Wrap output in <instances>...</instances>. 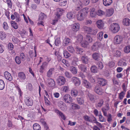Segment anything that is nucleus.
Masks as SVG:
<instances>
[{"label": "nucleus", "instance_id": "nucleus-1", "mask_svg": "<svg viewBox=\"0 0 130 130\" xmlns=\"http://www.w3.org/2000/svg\"><path fill=\"white\" fill-rule=\"evenodd\" d=\"M120 27L119 25L117 23L111 24L110 26V29L113 33H116L119 30Z\"/></svg>", "mask_w": 130, "mask_h": 130}, {"label": "nucleus", "instance_id": "nucleus-2", "mask_svg": "<svg viewBox=\"0 0 130 130\" xmlns=\"http://www.w3.org/2000/svg\"><path fill=\"white\" fill-rule=\"evenodd\" d=\"M122 40V37L118 35L115 36L114 39V42L116 44H118L121 43Z\"/></svg>", "mask_w": 130, "mask_h": 130}, {"label": "nucleus", "instance_id": "nucleus-3", "mask_svg": "<svg viewBox=\"0 0 130 130\" xmlns=\"http://www.w3.org/2000/svg\"><path fill=\"white\" fill-rule=\"evenodd\" d=\"M57 81L58 85L60 86L64 84L66 82L65 77L61 76H60L58 77Z\"/></svg>", "mask_w": 130, "mask_h": 130}, {"label": "nucleus", "instance_id": "nucleus-4", "mask_svg": "<svg viewBox=\"0 0 130 130\" xmlns=\"http://www.w3.org/2000/svg\"><path fill=\"white\" fill-rule=\"evenodd\" d=\"M58 106L61 110L66 111L67 109V108L66 104L62 101H60L58 103Z\"/></svg>", "mask_w": 130, "mask_h": 130}, {"label": "nucleus", "instance_id": "nucleus-5", "mask_svg": "<svg viewBox=\"0 0 130 130\" xmlns=\"http://www.w3.org/2000/svg\"><path fill=\"white\" fill-rule=\"evenodd\" d=\"M98 83L101 86H103L106 85L107 83V81L105 79L102 78H98Z\"/></svg>", "mask_w": 130, "mask_h": 130}, {"label": "nucleus", "instance_id": "nucleus-6", "mask_svg": "<svg viewBox=\"0 0 130 130\" xmlns=\"http://www.w3.org/2000/svg\"><path fill=\"white\" fill-rule=\"evenodd\" d=\"M63 99L65 102L68 103H70L72 101L71 97L68 94L64 95L63 96Z\"/></svg>", "mask_w": 130, "mask_h": 130}, {"label": "nucleus", "instance_id": "nucleus-7", "mask_svg": "<svg viewBox=\"0 0 130 130\" xmlns=\"http://www.w3.org/2000/svg\"><path fill=\"white\" fill-rule=\"evenodd\" d=\"M87 95L90 100L92 101L95 102L98 98V96L93 95L89 92H88Z\"/></svg>", "mask_w": 130, "mask_h": 130}, {"label": "nucleus", "instance_id": "nucleus-8", "mask_svg": "<svg viewBox=\"0 0 130 130\" xmlns=\"http://www.w3.org/2000/svg\"><path fill=\"white\" fill-rule=\"evenodd\" d=\"M72 81L76 86H78L80 84V81L79 79L76 77H73L71 79Z\"/></svg>", "mask_w": 130, "mask_h": 130}, {"label": "nucleus", "instance_id": "nucleus-9", "mask_svg": "<svg viewBox=\"0 0 130 130\" xmlns=\"http://www.w3.org/2000/svg\"><path fill=\"white\" fill-rule=\"evenodd\" d=\"M25 101L26 105L28 106H31L33 104L32 100L29 97L26 98Z\"/></svg>", "mask_w": 130, "mask_h": 130}, {"label": "nucleus", "instance_id": "nucleus-10", "mask_svg": "<svg viewBox=\"0 0 130 130\" xmlns=\"http://www.w3.org/2000/svg\"><path fill=\"white\" fill-rule=\"evenodd\" d=\"M4 75L6 79L9 81L12 80L13 78L11 74L7 71H6L4 73Z\"/></svg>", "mask_w": 130, "mask_h": 130}, {"label": "nucleus", "instance_id": "nucleus-11", "mask_svg": "<svg viewBox=\"0 0 130 130\" xmlns=\"http://www.w3.org/2000/svg\"><path fill=\"white\" fill-rule=\"evenodd\" d=\"M109 109V104L108 103L106 104L105 106L103 107L102 108V110L105 116H107V111H108Z\"/></svg>", "mask_w": 130, "mask_h": 130}, {"label": "nucleus", "instance_id": "nucleus-12", "mask_svg": "<svg viewBox=\"0 0 130 130\" xmlns=\"http://www.w3.org/2000/svg\"><path fill=\"white\" fill-rule=\"evenodd\" d=\"M94 90L96 93L100 95L102 94L103 93V90L98 86L94 88Z\"/></svg>", "mask_w": 130, "mask_h": 130}, {"label": "nucleus", "instance_id": "nucleus-13", "mask_svg": "<svg viewBox=\"0 0 130 130\" xmlns=\"http://www.w3.org/2000/svg\"><path fill=\"white\" fill-rule=\"evenodd\" d=\"M100 45V43L99 42H96L92 46V50L94 51L97 50L99 49Z\"/></svg>", "mask_w": 130, "mask_h": 130}, {"label": "nucleus", "instance_id": "nucleus-14", "mask_svg": "<svg viewBox=\"0 0 130 130\" xmlns=\"http://www.w3.org/2000/svg\"><path fill=\"white\" fill-rule=\"evenodd\" d=\"M47 65L48 63L46 62L43 63L40 69L39 72L41 73H43L44 70L46 68Z\"/></svg>", "mask_w": 130, "mask_h": 130}, {"label": "nucleus", "instance_id": "nucleus-15", "mask_svg": "<svg viewBox=\"0 0 130 130\" xmlns=\"http://www.w3.org/2000/svg\"><path fill=\"white\" fill-rule=\"evenodd\" d=\"M122 23L124 26H129L130 25V20L127 18H124L123 20Z\"/></svg>", "mask_w": 130, "mask_h": 130}, {"label": "nucleus", "instance_id": "nucleus-16", "mask_svg": "<svg viewBox=\"0 0 130 130\" xmlns=\"http://www.w3.org/2000/svg\"><path fill=\"white\" fill-rule=\"evenodd\" d=\"M56 11V16L59 19L60 18V16L62 15L63 12V10L61 9L58 8L57 9Z\"/></svg>", "mask_w": 130, "mask_h": 130}, {"label": "nucleus", "instance_id": "nucleus-17", "mask_svg": "<svg viewBox=\"0 0 130 130\" xmlns=\"http://www.w3.org/2000/svg\"><path fill=\"white\" fill-rule=\"evenodd\" d=\"M88 8H85L82 9V17H85L87 14L88 12Z\"/></svg>", "mask_w": 130, "mask_h": 130}, {"label": "nucleus", "instance_id": "nucleus-18", "mask_svg": "<svg viewBox=\"0 0 130 130\" xmlns=\"http://www.w3.org/2000/svg\"><path fill=\"white\" fill-rule=\"evenodd\" d=\"M79 28V25L78 23H75L74 24L72 27V30L75 31H76L78 30Z\"/></svg>", "mask_w": 130, "mask_h": 130}, {"label": "nucleus", "instance_id": "nucleus-19", "mask_svg": "<svg viewBox=\"0 0 130 130\" xmlns=\"http://www.w3.org/2000/svg\"><path fill=\"white\" fill-rule=\"evenodd\" d=\"M114 10L112 9L107 10L106 12V16L110 17L113 14Z\"/></svg>", "mask_w": 130, "mask_h": 130}, {"label": "nucleus", "instance_id": "nucleus-20", "mask_svg": "<svg viewBox=\"0 0 130 130\" xmlns=\"http://www.w3.org/2000/svg\"><path fill=\"white\" fill-rule=\"evenodd\" d=\"M18 77L21 80H23L26 78V76L25 74L23 72H21L18 74Z\"/></svg>", "mask_w": 130, "mask_h": 130}, {"label": "nucleus", "instance_id": "nucleus-21", "mask_svg": "<svg viewBox=\"0 0 130 130\" xmlns=\"http://www.w3.org/2000/svg\"><path fill=\"white\" fill-rule=\"evenodd\" d=\"M47 82L49 86L50 87H52L55 85V82L54 80L52 79H48Z\"/></svg>", "mask_w": 130, "mask_h": 130}, {"label": "nucleus", "instance_id": "nucleus-22", "mask_svg": "<svg viewBox=\"0 0 130 130\" xmlns=\"http://www.w3.org/2000/svg\"><path fill=\"white\" fill-rule=\"evenodd\" d=\"M83 84L87 88H90L91 87L90 83L86 80H83Z\"/></svg>", "mask_w": 130, "mask_h": 130}, {"label": "nucleus", "instance_id": "nucleus-23", "mask_svg": "<svg viewBox=\"0 0 130 130\" xmlns=\"http://www.w3.org/2000/svg\"><path fill=\"white\" fill-rule=\"evenodd\" d=\"M96 24L97 27L100 29L102 28L104 26V24L101 20H99L97 21Z\"/></svg>", "mask_w": 130, "mask_h": 130}, {"label": "nucleus", "instance_id": "nucleus-24", "mask_svg": "<svg viewBox=\"0 0 130 130\" xmlns=\"http://www.w3.org/2000/svg\"><path fill=\"white\" fill-rule=\"evenodd\" d=\"M103 4L105 6H109L112 3V0H103Z\"/></svg>", "mask_w": 130, "mask_h": 130}, {"label": "nucleus", "instance_id": "nucleus-25", "mask_svg": "<svg viewBox=\"0 0 130 130\" xmlns=\"http://www.w3.org/2000/svg\"><path fill=\"white\" fill-rule=\"evenodd\" d=\"M118 66H119L122 67L126 65V61L124 60H121L118 63Z\"/></svg>", "mask_w": 130, "mask_h": 130}, {"label": "nucleus", "instance_id": "nucleus-26", "mask_svg": "<svg viewBox=\"0 0 130 130\" xmlns=\"http://www.w3.org/2000/svg\"><path fill=\"white\" fill-rule=\"evenodd\" d=\"M56 112L59 114V115L60 116L62 119L65 120L66 119V118L65 115L62 113V112L60 111L59 110H56Z\"/></svg>", "mask_w": 130, "mask_h": 130}, {"label": "nucleus", "instance_id": "nucleus-27", "mask_svg": "<svg viewBox=\"0 0 130 130\" xmlns=\"http://www.w3.org/2000/svg\"><path fill=\"white\" fill-rule=\"evenodd\" d=\"M54 70V68H50L47 72V76L48 77H50L53 74V72Z\"/></svg>", "mask_w": 130, "mask_h": 130}, {"label": "nucleus", "instance_id": "nucleus-28", "mask_svg": "<svg viewBox=\"0 0 130 130\" xmlns=\"http://www.w3.org/2000/svg\"><path fill=\"white\" fill-rule=\"evenodd\" d=\"M70 39L68 38H65L64 40L63 44L64 46H65L68 45L70 42Z\"/></svg>", "mask_w": 130, "mask_h": 130}, {"label": "nucleus", "instance_id": "nucleus-29", "mask_svg": "<svg viewBox=\"0 0 130 130\" xmlns=\"http://www.w3.org/2000/svg\"><path fill=\"white\" fill-rule=\"evenodd\" d=\"M71 93L72 96L76 97L78 95V92L77 90L73 89L71 90Z\"/></svg>", "mask_w": 130, "mask_h": 130}, {"label": "nucleus", "instance_id": "nucleus-30", "mask_svg": "<svg viewBox=\"0 0 130 130\" xmlns=\"http://www.w3.org/2000/svg\"><path fill=\"white\" fill-rule=\"evenodd\" d=\"M33 128L34 130H40L41 127L38 124L35 123L33 125Z\"/></svg>", "mask_w": 130, "mask_h": 130}, {"label": "nucleus", "instance_id": "nucleus-31", "mask_svg": "<svg viewBox=\"0 0 130 130\" xmlns=\"http://www.w3.org/2000/svg\"><path fill=\"white\" fill-rule=\"evenodd\" d=\"M82 66L83 67H82V71H83L84 73V74H83V75H82V78H83L84 77H85V76L84 75H83L84 74L85 75H87V68L84 65H83Z\"/></svg>", "mask_w": 130, "mask_h": 130}, {"label": "nucleus", "instance_id": "nucleus-32", "mask_svg": "<svg viewBox=\"0 0 130 130\" xmlns=\"http://www.w3.org/2000/svg\"><path fill=\"white\" fill-rule=\"evenodd\" d=\"M104 102V101L102 99H100L99 102L96 105V107H101L103 105Z\"/></svg>", "mask_w": 130, "mask_h": 130}, {"label": "nucleus", "instance_id": "nucleus-33", "mask_svg": "<svg viewBox=\"0 0 130 130\" xmlns=\"http://www.w3.org/2000/svg\"><path fill=\"white\" fill-rule=\"evenodd\" d=\"M59 2V5L61 6H64L67 4L66 0H59L58 1Z\"/></svg>", "mask_w": 130, "mask_h": 130}, {"label": "nucleus", "instance_id": "nucleus-34", "mask_svg": "<svg viewBox=\"0 0 130 130\" xmlns=\"http://www.w3.org/2000/svg\"><path fill=\"white\" fill-rule=\"evenodd\" d=\"M93 117L92 118H91L89 117H88L87 116H84V119L85 120L87 121H88V122H92V123H93Z\"/></svg>", "mask_w": 130, "mask_h": 130}, {"label": "nucleus", "instance_id": "nucleus-35", "mask_svg": "<svg viewBox=\"0 0 130 130\" xmlns=\"http://www.w3.org/2000/svg\"><path fill=\"white\" fill-rule=\"evenodd\" d=\"M93 123H95L100 128H102L103 127V126L100 123L97 122L96 121V119L93 117Z\"/></svg>", "mask_w": 130, "mask_h": 130}, {"label": "nucleus", "instance_id": "nucleus-36", "mask_svg": "<svg viewBox=\"0 0 130 130\" xmlns=\"http://www.w3.org/2000/svg\"><path fill=\"white\" fill-rule=\"evenodd\" d=\"M83 29L87 33L90 34L91 28L87 27L84 26L83 27Z\"/></svg>", "mask_w": 130, "mask_h": 130}, {"label": "nucleus", "instance_id": "nucleus-37", "mask_svg": "<svg viewBox=\"0 0 130 130\" xmlns=\"http://www.w3.org/2000/svg\"><path fill=\"white\" fill-rule=\"evenodd\" d=\"M46 18V15L44 14L41 13L39 15V17L38 19L39 21L43 20Z\"/></svg>", "mask_w": 130, "mask_h": 130}, {"label": "nucleus", "instance_id": "nucleus-38", "mask_svg": "<svg viewBox=\"0 0 130 130\" xmlns=\"http://www.w3.org/2000/svg\"><path fill=\"white\" fill-rule=\"evenodd\" d=\"M113 55L114 57H118L120 56L121 52L118 51L117 50L114 52Z\"/></svg>", "mask_w": 130, "mask_h": 130}, {"label": "nucleus", "instance_id": "nucleus-39", "mask_svg": "<svg viewBox=\"0 0 130 130\" xmlns=\"http://www.w3.org/2000/svg\"><path fill=\"white\" fill-rule=\"evenodd\" d=\"M15 60L16 63L18 64H19L21 62V60L19 56H17L15 58Z\"/></svg>", "mask_w": 130, "mask_h": 130}, {"label": "nucleus", "instance_id": "nucleus-40", "mask_svg": "<svg viewBox=\"0 0 130 130\" xmlns=\"http://www.w3.org/2000/svg\"><path fill=\"white\" fill-rule=\"evenodd\" d=\"M95 10V9L94 8H92L90 12V15L92 17H95L96 16Z\"/></svg>", "mask_w": 130, "mask_h": 130}, {"label": "nucleus", "instance_id": "nucleus-41", "mask_svg": "<svg viewBox=\"0 0 130 130\" xmlns=\"http://www.w3.org/2000/svg\"><path fill=\"white\" fill-rule=\"evenodd\" d=\"M98 31V30L97 29L91 28L90 34L95 35L97 33Z\"/></svg>", "mask_w": 130, "mask_h": 130}, {"label": "nucleus", "instance_id": "nucleus-42", "mask_svg": "<svg viewBox=\"0 0 130 130\" xmlns=\"http://www.w3.org/2000/svg\"><path fill=\"white\" fill-rule=\"evenodd\" d=\"M124 51L126 53H129L130 52V45L125 46L124 48Z\"/></svg>", "mask_w": 130, "mask_h": 130}, {"label": "nucleus", "instance_id": "nucleus-43", "mask_svg": "<svg viewBox=\"0 0 130 130\" xmlns=\"http://www.w3.org/2000/svg\"><path fill=\"white\" fill-rule=\"evenodd\" d=\"M5 83L4 81L2 79L0 80V90H3L5 87Z\"/></svg>", "mask_w": 130, "mask_h": 130}, {"label": "nucleus", "instance_id": "nucleus-44", "mask_svg": "<svg viewBox=\"0 0 130 130\" xmlns=\"http://www.w3.org/2000/svg\"><path fill=\"white\" fill-rule=\"evenodd\" d=\"M67 17L69 19H70L73 18V12H70L67 14Z\"/></svg>", "mask_w": 130, "mask_h": 130}, {"label": "nucleus", "instance_id": "nucleus-45", "mask_svg": "<svg viewBox=\"0 0 130 130\" xmlns=\"http://www.w3.org/2000/svg\"><path fill=\"white\" fill-rule=\"evenodd\" d=\"M82 61L85 63H87L88 61V59L87 56H83L82 57Z\"/></svg>", "mask_w": 130, "mask_h": 130}, {"label": "nucleus", "instance_id": "nucleus-46", "mask_svg": "<svg viewBox=\"0 0 130 130\" xmlns=\"http://www.w3.org/2000/svg\"><path fill=\"white\" fill-rule=\"evenodd\" d=\"M11 24L12 26L14 29H17L18 28V26L15 22L12 21Z\"/></svg>", "mask_w": 130, "mask_h": 130}, {"label": "nucleus", "instance_id": "nucleus-47", "mask_svg": "<svg viewBox=\"0 0 130 130\" xmlns=\"http://www.w3.org/2000/svg\"><path fill=\"white\" fill-rule=\"evenodd\" d=\"M63 54L64 56L68 58L70 56V54L66 50L63 51Z\"/></svg>", "mask_w": 130, "mask_h": 130}, {"label": "nucleus", "instance_id": "nucleus-48", "mask_svg": "<svg viewBox=\"0 0 130 130\" xmlns=\"http://www.w3.org/2000/svg\"><path fill=\"white\" fill-rule=\"evenodd\" d=\"M86 42H87L88 43V42L90 43L91 42L92 40V38L90 36L88 35L86 36Z\"/></svg>", "mask_w": 130, "mask_h": 130}, {"label": "nucleus", "instance_id": "nucleus-49", "mask_svg": "<svg viewBox=\"0 0 130 130\" xmlns=\"http://www.w3.org/2000/svg\"><path fill=\"white\" fill-rule=\"evenodd\" d=\"M6 36V35L3 32H0V38L1 39H3L5 38Z\"/></svg>", "mask_w": 130, "mask_h": 130}, {"label": "nucleus", "instance_id": "nucleus-50", "mask_svg": "<svg viewBox=\"0 0 130 130\" xmlns=\"http://www.w3.org/2000/svg\"><path fill=\"white\" fill-rule=\"evenodd\" d=\"M91 70L92 72L93 73H96L97 71V69L95 66H92L91 68Z\"/></svg>", "mask_w": 130, "mask_h": 130}, {"label": "nucleus", "instance_id": "nucleus-51", "mask_svg": "<svg viewBox=\"0 0 130 130\" xmlns=\"http://www.w3.org/2000/svg\"><path fill=\"white\" fill-rule=\"evenodd\" d=\"M97 65L98 68L100 69H102L103 67L102 63L101 62H99L97 63Z\"/></svg>", "mask_w": 130, "mask_h": 130}, {"label": "nucleus", "instance_id": "nucleus-52", "mask_svg": "<svg viewBox=\"0 0 130 130\" xmlns=\"http://www.w3.org/2000/svg\"><path fill=\"white\" fill-rule=\"evenodd\" d=\"M70 70L72 73L74 74H76L77 73V70L74 67H71V68Z\"/></svg>", "mask_w": 130, "mask_h": 130}, {"label": "nucleus", "instance_id": "nucleus-53", "mask_svg": "<svg viewBox=\"0 0 130 130\" xmlns=\"http://www.w3.org/2000/svg\"><path fill=\"white\" fill-rule=\"evenodd\" d=\"M55 44L56 46H58L60 44V39L58 38H57L55 40Z\"/></svg>", "mask_w": 130, "mask_h": 130}, {"label": "nucleus", "instance_id": "nucleus-54", "mask_svg": "<svg viewBox=\"0 0 130 130\" xmlns=\"http://www.w3.org/2000/svg\"><path fill=\"white\" fill-rule=\"evenodd\" d=\"M81 8V2L80 1L77 4V7L76 8V10H80Z\"/></svg>", "mask_w": 130, "mask_h": 130}, {"label": "nucleus", "instance_id": "nucleus-55", "mask_svg": "<svg viewBox=\"0 0 130 130\" xmlns=\"http://www.w3.org/2000/svg\"><path fill=\"white\" fill-rule=\"evenodd\" d=\"M77 18L78 20L81 21V10L78 12L77 15Z\"/></svg>", "mask_w": 130, "mask_h": 130}, {"label": "nucleus", "instance_id": "nucleus-56", "mask_svg": "<svg viewBox=\"0 0 130 130\" xmlns=\"http://www.w3.org/2000/svg\"><path fill=\"white\" fill-rule=\"evenodd\" d=\"M19 57L22 61H25V56L24 54L23 53H21L20 54Z\"/></svg>", "mask_w": 130, "mask_h": 130}, {"label": "nucleus", "instance_id": "nucleus-57", "mask_svg": "<svg viewBox=\"0 0 130 130\" xmlns=\"http://www.w3.org/2000/svg\"><path fill=\"white\" fill-rule=\"evenodd\" d=\"M93 58L95 60L98 59L99 57V54L98 53H95L92 54Z\"/></svg>", "mask_w": 130, "mask_h": 130}, {"label": "nucleus", "instance_id": "nucleus-58", "mask_svg": "<svg viewBox=\"0 0 130 130\" xmlns=\"http://www.w3.org/2000/svg\"><path fill=\"white\" fill-rule=\"evenodd\" d=\"M9 103L7 101L4 102L3 104V106L4 107H8L9 106Z\"/></svg>", "mask_w": 130, "mask_h": 130}, {"label": "nucleus", "instance_id": "nucleus-59", "mask_svg": "<svg viewBox=\"0 0 130 130\" xmlns=\"http://www.w3.org/2000/svg\"><path fill=\"white\" fill-rule=\"evenodd\" d=\"M67 49L71 53H73L75 51L73 48L71 46H68L67 48Z\"/></svg>", "mask_w": 130, "mask_h": 130}, {"label": "nucleus", "instance_id": "nucleus-60", "mask_svg": "<svg viewBox=\"0 0 130 130\" xmlns=\"http://www.w3.org/2000/svg\"><path fill=\"white\" fill-rule=\"evenodd\" d=\"M72 106L73 109H78L80 108V106L76 104H73Z\"/></svg>", "mask_w": 130, "mask_h": 130}, {"label": "nucleus", "instance_id": "nucleus-61", "mask_svg": "<svg viewBox=\"0 0 130 130\" xmlns=\"http://www.w3.org/2000/svg\"><path fill=\"white\" fill-rule=\"evenodd\" d=\"M6 3L8 5V7L11 8L12 7V4L10 0H7Z\"/></svg>", "mask_w": 130, "mask_h": 130}, {"label": "nucleus", "instance_id": "nucleus-62", "mask_svg": "<svg viewBox=\"0 0 130 130\" xmlns=\"http://www.w3.org/2000/svg\"><path fill=\"white\" fill-rule=\"evenodd\" d=\"M103 32H101L98 34V37L100 40H101L103 38Z\"/></svg>", "mask_w": 130, "mask_h": 130}, {"label": "nucleus", "instance_id": "nucleus-63", "mask_svg": "<svg viewBox=\"0 0 130 130\" xmlns=\"http://www.w3.org/2000/svg\"><path fill=\"white\" fill-rule=\"evenodd\" d=\"M99 119L100 121L101 122H105L106 119L104 118L101 115H99Z\"/></svg>", "mask_w": 130, "mask_h": 130}, {"label": "nucleus", "instance_id": "nucleus-64", "mask_svg": "<svg viewBox=\"0 0 130 130\" xmlns=\"http://www.w3.org/2000/svg\"><path fill=\"white\" fill-rule=\"evenodd\" d=\"M62 62L67 67H68L70 65L69 63H68V61L64 59H63L62 60Z\"/></svg>", "mask_w": 130, "mask_h": 130}]
</instances>
